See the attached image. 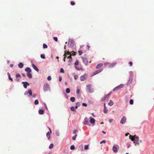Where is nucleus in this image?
I'll return each mask as SVG.
<instances>
[{
    "label": "nucleus",
    "instance_id": "f257e3e1",
    "mask_svg": "<svg viewBox=\"0 0 154 154\" xmlns=\"http://www.w3.org/2000/svg\"><path fill=\"white\" fill-rule=\"evenodd\" d=\"M86 87V91L87 92L91 93L93 92L94 91L91 88V84H89L87 85Z\"/></svg>",
    "mask_w": 154,
    "mask_h": 154
},
{
    "label": "nucleus",
    "instance_id": "f03ea898",
    "mask_svg": "<svg viewBox=\"0 0 154 154\" xmlns=\"http://www.w3.org/2000/svg\"><path fill=\"white\" fill-rule=\"evenodd\" d=\"M129 137V138L132 141H137L139 140V137L137 136L136 135H134L133 137L130 135Z\"/></svg>",
    "mask_w": 154,
    "mask_h": 154
},
{
    "label": "nucleus",
    "instance_id": "7ed1b4c3",
    "mask_svg": "<svg viewBox=\"0 0 154 154\" xmlns=\"http://www.w3.org/2000/svg\"><path fill=\"white\" fill-rule=\"evenodd\" d=\"M49 87V85L48 83H45L44 85V90L45 91L49 90L50 89Z\"/></svg>",
    "mask_w": 154,
    "mask_h": 154
},
{
    "label": "nucleus",
    "instance_id": "20e7f679",
    "mask_svg": "<svg viewBox=\"0 0 154 154\" xmlns=\"http://www.w3.org/2000/svg\"><path fill=\"white\" fill-rule=\"evenodd\" d=\"M67 55H68L69 56L70 55H71V56H72L71 53L69 51H67L66 50L65 51L64 54L63 55V56H64L63 60L64 61H65V59L67 57Z\"/></svg>",
    "mask_w": 154,
    "mask_h": 154
},
{
    "label": "nucleus",
    "instance_id": "39448f33",
    "mask_svg": "<svg viewBox=\"0 0 154 154\" xmlns=\"http://www.w3.org/2000/svg\"><path fill=\"white\" fill-rule=\"evenodd\" d=\"M111 93H110V92L108 94H107L106 95L103 97H102L101 98V101H105V100H107L109 97L110 95H111Z\"/></svg>",
    "mask_w": 154,
    "mask_h": 154
},
{
    "label": "nucleus",
    "instance_id": "423d86ee",
    "mask_svg": "<svg viewBox=\"0 0 154 154\" xmlns=\"http://www.w3.org/2000/svg\"><path fill=\"white\" fill-rule=\"evenodd\" d=\"M75 42L74 41L71 39L68 42V45L70 46V47H72L74 45Z\"/></svg>",
    "mask_w": 154,
    "mask_h": 154
},
{
    "label": "nucleus",
    "instance_id": "0eeeda50",
    "mask_svg": "<svg viewBox=\"0 0 154 154\" xmlns=\"http://www.w3.org/2000/svg\"><path fill=\"white\" fill-rule=\"evenodd\" d=\"M88 77V75L85 74L82 75L80 77V79L81 81H84Z\"/></svg>",
    "mask_w": 154,
    "mask_h": 154
},
{
    "label": "nucleus",
    "instance_id": "6e6552de",
    "mask_svg": "<svg viewBox=\"0 0 154 154\" xmlns=\"http://www.w3.org/2000/svg\"><path fill=\"white\" fill-rule=\"evenodd\" d=\"M123 85H124L123 84H121V85H119L115 88L113 89V91H117V90H118L119 89L122 88L123 87Z\"/></svg>",
    "mask_w": 154,
    "mask_h": 154
},
{
    "label": "nucleus",
    "instance_id": "1a4fd4ad",
    "mask_svg": "<svg viewBox=\"0 0 154 154\" xmlns=\"http://www.w3.org/2000/svg\"><path fill=\"white\" fill-rule=\"evenodd\" d=\"M126 118L125 116H123L121 119L120 122L121 124H123L126 122Z\"/></svg>",
    "mask_w": 154,
    "mask_h": 154
},
{
    "label": "nucleus",
    "instance_id": "9d476101",
    "mask_svg": "<svg viewBox=\"0 0 154 154\" xmlns=\"http://www.w3.org/2000/svg\"><path fill=\"white\" fill-rule=\"evenodd\" d=\"M22 83L23 85V87L25 88H27V86H29L30 84L28 82H23Z\"/></svg>",
    "mask_w": 154,
    "mask_h": 154
},
{
    "label": "nucleus",
    "instance_id": "9b49d317",
    "mask_svg": "<svg viewBox=\"0 0 154 154\" xmlns=\"http://www.w3.org/2000/svg\"><path fill=\"white\" fill-rule=\"evenodd\" d=\"M84 63L86 65H87L88 63L87 59L86 58L82 57Z\"/></svg>",
    "mask_w": 154,
    "mask_h": 154
},
{
    "label": "nucleus",
    "instance_id": "f8f14e48",
    "mask_svg": "<svg viewBox=\"0 0 154 154\" xmlns=\"http://www.w3.org/2000/svg\"><path fill=\"white\" fill-rule=\"evenodd\" d=\"M88 118H86L84 119V122L83 123L84 125H88Z\"/></svg>",
    "mask_w": 154,
    "mask_h": 154
},
{
    "label": "nucleus",
    "instance_id": "ddd939ff",
    "mask_svg": "<svg viewBox=\"0 0 154 154\" xmlns=\"http://www.w3.org/2000/svg\"><path fill=\"white\" fill-rule=\"evenodd\" d=\"M117 63L116 62L112 63L109 65L108 67L109 68H113L114 66H115V65Z\"/></svg>",
    "mask_w": 154,
    "mask_h": 154
},
{
    "label": "nucleus",
    "instance_id": "4468645a",
    "mask_svg": "<svg viewBox=\"0 0 154 154\" xmlns=\"http://www.w3.org/2000/svg\"><path fill=\"white\" fill-rule=\"evenodd\" d=\"M132 77L131 76H130L129 79L128 80V81L127 83V85H130L132 82Z\"/></svg>",
    "mask_w": 154,
    "mask_h": 154
},
{
    "label": "nucleus",
    "instance_id": "2eb2a0df",
    "mask_svg": "<svg viewBox=\"0 0 154 154\" xmlns=\"http://www.w3.org/2000/svg\"><path fill=\"white\" fill-rule=\"evenodd\" d=\"M32 66L33 67V68L36 71L38 72V69L37 68V67H36V66L34 64H32Z\"/></svg>",
    "mask_w": 154,
    "mask_h": 154
},
{
    "label": "nucleus",
    "instance_id": "dca6fc26",
    "mask_svg": "<svg viewBox=\"0 0 154 154\" xmlns=\"http://www.w3.org/2000/svg\"><path fill=\"white\" fill-rule=\"evenodd\" d=\"M67 58H68L69 59L68 61V62L69 63H70L72 60V57L71 56V55H70L68 56V57H67ZM69 64L70 65V63H69Z\"/></svg>",
    "mask_w": 154,
    "mask_h": 154
},
{
    "label": "nucleus",
    "instance_id": "f3484780",
    "mask_svg": "<svg viewBox=\"0 0 154 154\" xmlns=\"http://www.w3.org/2000/svg\"><path fill=\"white\" fill-rule=\"evenodd\" d=\"M104 109L103 110V112L104 113H106L108 112V109L106 106V104L105 103L104 104Z\"/></svg>",
    "mask_w": 154,
    "mask_h": 154
},
{
    "label": "nucleus",
    "instance_id": "a211bd4d",
    "mask_svg": "<svg viewBox=\"0 0 154 154\" xmlns=\"http://www.w3.org/2000/svg\"><path fill=\"white\" fill-rule=\"evenodd\" d=\"M102 70H103L102 69H100L97 70L95 72H94V74L95 75H96V74L99 73V72H100L102 71Z\"/></svg>",
    "mask_w": 154,
    "mask_h": 154
},
{
    "label": "nucleus",
    "instance_id": "6ab92c4d",
    "mask_svg": "<svg viewBox=\"0 0 154 154\" xmlns=\"http://www.w3.org/2000/svg\"><path fill=\"white\" fill-rule=\"evenodd\" d=\"M25 70L26 72H27V73H28V72L29 73L30 72H31V69L30 68L28 67H27L25 69Z\"/></svg>",
    "mask_w": 154,
    "mask_h": 154
},
{
    "label": "nucleus",
    "instance_id": "aec40b11",
    "mask_svg": "<svg viewBox=\"0 0 154 154\" xmlns=\"http://www.w3.org/2000/svg\"><path fill=\"white\" fill-rule=\"evenodd\" d=\"M90 122L92 124L94 123L95 122V119L93 118H91L90 120Z\"/></svg>",
    "mask_w": 154,
    "mask_h": 154
},
{
    "label": "nucleus",
    "instance_id": "412c9836",
    "mask_svg": "<svg viewBox=\"0 0 154 154\" xmlns=\"http://www.w3.org/2000/svg\"><path fill=\"white\" fill-rule=\"evenodd\" d=\"M112 150L115 152H116L117 151V148L116 147L113 146L112 147Z\"/></svg>",
    "mask_w": 154,
    "mask_h": 154
},
{
    "label": "nucleus",
    "instance_id": "4be33fe9",
    "mask_svg": "<svg viewBox=\"0 0 154 154\" xmlns=\"http://www.w3.org/2000/svg\"><path fill=\"white\" fill-rule=\"evenodd\" d=\"M103 65V64L102 63H99L98 64L96 68L97 69H99L101 67H102Z\"/></svg>",
    "mask_w": 154,
    "mask_h": 154
},
{
    "label": "nucleus",
    "instance_id": "5701e85b",
    "mask_svg": "<svg viewBox=\"0 0 154 154\" xmlns=\"http://www.w3.org/2000/svg\"><path fill=\"white\" fill-rule=\"evenodd\" d=\"M18 67L20 68H22L23 67V64L22 63H20L18 65Z\"/></svg>",
    "mask_w": 154,
    "mask_h": 154
},
{
    "label": "nucleus",
    "instance_id": "b1692460",
    "mask_svg": "<svg viewBox=\"0 0 154 154\" xmlns=\"http://www.w3.org/2000/svg\"><path fill=\"white\" fill-rule=\"evenodd\" d=\"M27 76H28V77L30 78V79H31L32 78V75L31 73H30V72L29 73V72H28V73H27Z\"/></svg>",
    "mask_w": 154,
    "mask_h": 154
},
{
    "label": "nucleus",
    "instance_id": "393cba45",
    "mask_svg": "<svg viewBox=\"0 0 154 154\" xmlns=\"http://www.w3.org/2000/svg\"><path fill=\"white\" fill-rule=\"evenodd\" d=\"M38 113L42 115L44 113L43 110L42 109H40L38 111Z\"/></svg>",
    "mask_w": 154,
    "mask_h": 154
},
{
    "label": "nucleus",
    "instance_id": "a878e982",
    "mask_svg": "<svg viewBox=\"0 0 154 154\" xmlns=\"http://www.w3.org/2000/svg\"><path fill=\"white\" fill-rule=\"evenodd\" d=\"M108 104L110 106H112L113 104V103L112 100H110L108 103Z\"/></svg>",
    "mask_w": 154,
    "mask_h": 154
},
{
    "label": "nucleus",
    "instance_id": "bb28decb",
    "mask_svg": "<svg viewBox=\"0 0 154 154\" xmlns=\"http://www.w3.org/2000/svg\"><path fill=\"white\" fill-rule=\"evenodd\" d=\"M50 133L48 132L46 134V136L48 138V139H49L50 138Z\"/></svg>",
    "mask_w": 154,
    "mask_h": 154
},
{
    "label": "nucleus",
    "instance_id": "cd10ccee",
    "mask_svg": "<svg viewBox=\"0 0 154 154\" xmlns=\"http://www.w3.org/2000/svg\"><path fill=\"white\" fill-rule=\"evenodd\" d=\"M89 145H85L84 146V149L85 150H86L88 149L89 148Z\"/></svg>",
    "mask_w": 154,
    "mask_h": 154
},
{
    "label": "nucleus",
    "instance_id": "c85d7f7f",
    "mask_svg": "<svg viewBox=\"0 0 154 154\" xmlns=\"http://www.w3.org/2000/svg\"><path fill=\"white\" fill-rule=\"evenodd\" d=\"M70 100L72 102H74L75 101V98L74 97H71L70 98Z\"/></svg>",
    "mask_w": 154,
    "mask_h": 154
},
{
    "label": "nucleus",
    "instance_id": "c756f323",
    "mask_svg": "<svg viewBox=\"0 0 154 154\" xmlns=\"http://www.w3.org/2000/svg\"><path fill=\"white\" fill-rule=\"evenodd\" d=\"M66 91L67 93H68V94L70 92V89L69 88H66Z\"/></svg>",
    "mask_w": 154,
    "mask_h": 154
},
{
    "label": "nucleus",
    "instance_id": "7c9ffc66",
    "mask_svg": "<svg viewBox=\"0 0 154 154\" xmlns=\"http://www.w3.org/2000/svg\"><path fill=\"white\" fill-rule=\"evenodd\" d=\"M28 93L30 96H31L32 95V91L31 89L29 90Z\"/></svg>",
    "mask_w": 154,
    "mask_h": 154
},
{
    "label": "nucleus",
    "instance_id": "2f4dec72",
    "mask_svg": "<svg viewBox=\"0 0 154 154\" xmlns=\"http://www.w3.org/2000/svg\"><path fill=\"white\" fill-rule=\"evenodd\" d=\"M34 104L35 105H37L38 104V101L37 100H35L34 101Z\"/></svg>",
    "mask_w": 154,
    "mask_h": 154
},
{
    "label": "nucleus",
    "instance_id": "473e14b6",
    "mask_svg": "<svg viewBox=\"0 0 154 154\" xmlns=\"http://www.w3.org/2000/svg\"><path fill=\"white\" fill-rule=\"evenodd\" d=\"M77 136V134H75V136L72 137V139L74 140H75L76 139V138Z\"/></svg>",
    "mask_w": 154,
    "mask_h": 154
},
{
    "label": "nucleus",
    "instance_id": "72a5a7b5",
    "mask_svg": "<svg viewBox=\"0 0 154 154\" xmlns=\"http://www.w3.org/2000/svg\"><path fill=\"white\" fill-rule=\"evenodd\" d=\"M48 48L47 45L45 44H44L43 45V48Z\"/></svg>",
    "mask_w": 154,
    "mask_h": 154
},
{
    "label": "nucleus",
    "instance_id": "f704fd0d",
    "mask_svg": "<svg viewBox=\"0 0 154 154\" xmlns=\"http://www.w3.org/2000/svg\"><path fill=\"white\" fill-rule=\"evenodd\" d=\"M54 145L53 143H51L49 146V149H51L53 147Z\"/></svg>",
    "mask_w": 154,
    "mask_h": 154
},
{
    "label": "nucleus",
    "instance_id": "c9c22d12",
    "mask_svg": "<svg viewBox=\"0 0 154 154\" xmlns=\"http://www.w3.org/2000/svg\"><path fill=\"white\" fill-rule=\"evenodd\" d=\"M70 149L71 150H73L75 149V146L74 145H72L70 146Z\"/></svg>",
    "mask_w": 154,
    "mask_h": 154
},
{
    "label": "nucleus",
    "instance_id": "e433bc0d",
    "mask_svg": "<svg viewBox=\"0 0 154 154\" xmlns=\"http://www.w3.org/2000/svg\"><path fill=\"white\" fill-rule=\"evenodd\" d=\"M78 53L79 55H81L83 53V52L82 51L80 50L78 51Z\"/></svg>",
    "mask_w": 154,
    "mask_h": 154
},
{
    "label": "nucleus",
    "instance_id": "4c0bfd02",
    "mask_svg": "<svg viewBox=\"0 0 154 154\" xmlns=\"http://www.w3.org/2000/svg\"><path fill=\"white\" fill-rule=\"evenodd\" d=\"M41 57L42 59H45V57L44 54H42L41 55Z\"/></svg>",
    "mask_w": 154,
    "mask_h": 154
},
{
    "label": "nucleus",
    "instance_id": "58836bf2",
    "mask_svg": "<svg viewBox=\"0 0 154 154\" xmlns=\"http://www.w3.org/2000/svg\"><path fill=\"white\" fill-rule=\"evenodd\" d=\"M134 101L132 99H131L130 100V103L132 105L133 104Z\"/></svg>",
    "mask_w": 154,
    "mask_h": 154
},
{
    "label": "nucleus",
    "instance_id": "ea45409f",
    "mask_svg": "<svg viewBox=\"0 0 154 154\" xmlns=\"http://www.w3.org/2000/svg\"><path fill=\"white\" fill-rule=\"evenodd\" d=\"M70 109L72 111H74L75 110V108L73 106H72L70 108Z\"/></svg>",
    "mask_w": 154,
    "mask_h": 154
},
{
    "label": "nucleus",
    "instance_id": "a19ab883",
    "mask_svg": "<svg viewBox=\"0 0 154 154\" xmlns=\"http://www.w3.org/2000/svg\"><path fill=\"white\" fill-rule=\"evenodd\" d=\"M70 4L72 5H75V3L74 1H71L70 3Z\"/></svg>",
    "mask_w": 154,
    "mask_h": 154
},
{
    "label": "nucleus",
    "instance_id": "79ce46f5",
    "mask_svg": "<svg viewBox=\"0 0 154 154\" xmlns=\"http://www.w3.org/2000/svg\"><path fill=\"white\" fill-rule=\"evenodd\" d=\"M106 143V141L105 140H103L100 142V144H102V143Z\"/></svg>",
    "mask_w": 154,
    "mask_h": 154
},
{
    "label": "nucleus",
    "instance_id": "37998d69",
    "mask_svg": "<svg viewBox=\"0 0 154 154\" xmlns=\"http://www.w3.org/2000/svg\"><path fill=\"white\" fill-rule=\"evenodd\" d=\"M60 72L63 73L64 72V70L63 68H61L60 69Z\"/></svg>",
    "mask_w": 154,
    "mask_h": 154
},
{
    "label": "nucleus",
    "instance_id": "c03bdc74",
    "mask_svg": "<svg viewBox=\"0 0 154 154\" xmlns=\"http://www.w3.org/2000/svg\"><path fill=\"white\" fill-rule=\"evenodd\" d=\"M20 76V75L19 74H17L16 75V78H17L18 77H19Z\"/></svg>",
    "mask_w": 154,
    "mask_h": 154
},
{
    "label": "nucleus",
    "instance_id": "a18cd8bd",
    "mask_svg": "<svg viewBox=\"0 0 154 154\" xmlns=\"http://www.w3.org/2000/svg\"><path fill=\"white\" fill-rule=\"evenodd\" d=\"M78 64H79L78 61H76L75 63L74 64H75V65L77 66V65Z\"/></svg>",
    "mask_w": 154,
    "mask_h": 154
},
{
    "label": "nucleus",
    "instance_id": "49530a36",
    "mask_svg": "<svg viewBox=\"0 0 154 154\" xmlns=\"http://www.w3.org/2000/svg\"><path fill=\"white\" fill-rule=\"evenodd\" d=\"M54 39L55 41H58V39L57 37H54Z\"/></svg>",
    "mask_w": 154,
    "mask_h": 154
},
{
    "label": "nucleus",
    "instance_id": "de8ad7c7",
    "mask_svg": "<svg viewBox=\"0 0 154 154\" xmlns=\"http://www.w3.org/2000/svg\"><path fill=\"white\" fill-rule=\"evenodd\" d=\"M51 76H49L48 77L47 79L48 80L50 81L51 80Z\"/></svg>",
    "mask_w": 154,
    "mask_h": 154
},
{
    "label": "nucleus",
    "instance_id": "09e8293b",
    "mask_svg": "<svg viewBox=\"0 0 154 154\" xmlns=\"http://www.w3.org/2000/svg\"><path fill=\"white\" fill-rule=\"evenodd\" d=\"M78 77L77 75H75L74 76V78L75 80L77 79L78 78Z\"/></svg>",
    "mask_w": 154,
    "mask_h": 154
},
{
    "label": "nucleus",
    "instance_id": "8fccbe9b",
    "mask_svg": "<svg viewBox=\"0 0 154 154\" xmlns=\"http://www.w3.org/2000/svg\"><path fill=\"white\" fill-rule=\"evenodd\" d=\"M80 90L79 89H77L76 90V93L77 94H78L79 93Z\"/></svg>",
    "mask_w": 154,
    "mask_h": 154
},
{
    "label": "nucleus",
    "instance_id": "3c124183",
    "mask_svg": "<svg viewBox=\"0 0 154 154\" xmlns=\"http://www.w3.org/2000/svg\"><path fill=\"white\" fill-rule=\"evenodd\" d=\"M129 64L130 65V66H132L133 63L132 62H130L129 63Z\"/></svg>",
    "mask_w": 154,
    "mask_h": 154
},
{
    "label": "nucleus",
    "instance_id": "603ef678",
    "mask_svg": "<svg viewBox=\"0 0 154 154\" xmlns=\"http://www.w3.org/2000/svg\"><path fill=\"white\" fill-rule=\"evenodd\" d=\"M80 105V104L79 102H77L76 103V105L78 106H79Z\"/></svg>",
    "mask_w": 154,
    "mask_h": 154
},
{
    "label": "nucleus",
    "instance_id": "864d4df0",
    "mask_svg": "<svg viewBox=\"0 0 154 154\" xmlns=\"http://www.w3.org/2000/svg\"><path fill=\"white\" fill-rule=\"evenodd\" d=\"M82 105L83 106H87V104L85 103H83L82 104Z\"/></svg>",
    "mask_w": 154,
    "mask_h": 154
},
{
    "label": "nucleus",
    "instance_id": "5fc2aeb1",
    "mask_svg": "<svg viewBox=\"0 0 154 154\" xmlns=\"http://www.w3.org/2000/svg\"><path fill=\"white\" fill-rule=\"evenodd\" d=\"M56 134L57 135V136H59V133L58 132H57V131L56 132Z\"/></svg>",
    "mask_w": 154,
    "mask_h": 154
},
{
    "label": "nucleus",
    "instance_id": "6e6d98bb",
    "mask_svg": "<svg viewBox=\"0 0 154 154\" xmlns=\"http://www.w3.org/2000/svg\"><path fill=\"white\" fill-rule=\"evenodd\" d=\"M8 77H9V80H11L12 81H13V79L11 78V76H9Z\"/></svg>",
    "mask_w": 154,
    "mask_h": 154
},
{
    "label": "nucleus",
    "instance_id": "4d7b16f0",
    "mask_svg": "<svg viewBox=\"0 0 154 154\" xmlns=\"http://www.w3.org/2000/svg\"><path fill=\"white\" fill-rule=\"evenodd\" d=\"M76 52H73V54L72 53L71 54V55H72L75 56V55H76Z\"/></svg>",
    "mask_w": 154,
    "mask_h": 154
},
{
    "label": "nucleus",
    "instance_id": "13d9d810",
    "mask_svg": "<svg viewBox=\"0 0 154 154\" xmlns=\"http://www.w3.org/2000/svg\"><path fill=\"white\" fill-rule=\"evenodd\" d=\"M61 80H62V78L60 76L59 77V81L60 82L61 81Z\"/></svg>",
    "mask_w": 154,
    "mask_h": 154
},
{
    "label": "nucleus",
    "instance_id": "bf43d9fd",
    "mask_svg": "<svg viewBox=\"0 0 154 154\" xmlns=\"http://www.w3.org/2000/svg\"><path fill=\"white\" fill-rule=\"evenodd\" d=\"M77 131V130H75L73 131V132L75 134L76 133Z\"/></svg>",
    "mask_w": 154,
    "mask_h": 154
},
{
    "label": "nucleus",
    "instance_id": "052dcab7",
    "mask_svg": "<svg viewBox=\"0 0 154 154\" xmlns=\"http://www.w3.org/2000/svg\"><path fill=\"white\" fill-rule=\"evenodd\" d=\"M36 95L35 94H33L32 96L33 97H36Z\"/></svg>",
    "mask_w": 154,
    "mask_h": 154
},
{
    "label": "nucleus",
    "instance_id": "680f3d73",
    "mask_svg": "<svg viewBox=\"0 0 154 154\" xmlns=\"http://www.w3.org/2000/svg\"><path fill=\"white\" fill-rule=\"evenodd\" d=\"M134 143H136V144H137L138 145H139V143H138V142H135V141L134 142Z\"/></svg>",
    "mask_w": 154,
    "mask_h": 154
},
{
    "label": "nucleus",
    "instance_id": "e2e57ef3",
    "mask_svg": "<svg viewBox=\"0 0 154 154\" xmlns=\"http://www.w3.org/2000/svg\"><path fill=\"white\" fill-rule=\"evenodd\" d=\"M129 134V133H127L125 134V135L126 136H128V135Z\"/></svg>",
    "mask_w": 154,
    "mask_h": 154
},
{
    "label": "nucleus",
    "instance_id": "0e129e2a",
    "mask_svg": "<svg viewBox=\"0 0 154 154\" xmlns=\"http://www.w3.org/2000/svg\"><path fill=\"white\" fill-rule=\"evenodd\" d=\"M7 74H8V77H9V76H10V74L9 72H8Z\"/></svg>",
    "mask_w": 154,
    "mask_h": 154
},
{
    "label": "nucleus",
    "instance_id": "69168bd1",
    "mask_svg": "<svg viewBox=\"0 0 154 154\" xmlns=\"http://www.w3.org/2000/svg\"><path fill=\"white\" fill-rule=\"evenodd\" d=\"M10 66L11 67H13V64H11L10 65Z\"/></svg>",
    "mask_w": 154,
    "mask_h": 154
},
{
    "label": "nucleus",
    "instance_id": "338daca9",
    "mask_svg": "<svg viewBox=\"0 0 154 154\" xmlns=\"http://www.w3.org/2000/svg\"><path fill=\"white\" fill-rule=\"evenodd\" d=\"M22 75L23 77H25L26 75H25V74L23 73V74H22Z\"/></svg>",
    "mask_w": 154,
    "mask_h": 154
},
{
    "label": "nucleus",
    "instance_id": "774afa93",
    "mask_svg": "<svg viewBox=\"0 0 154 154\" xmlns=\"http://www.w3.org/2000/svg\"><path fill=\"white\" fill-rule=\"evenodd\" d=\"M112 119H110L109 120V122H112Z\"/></svg>",
    "mask_w": 154,
    "mask_h": 154
}]
</instances>
